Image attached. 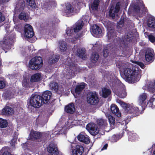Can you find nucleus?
I'll list each match as a JSON object with an SVG mask.
<instances>
[{
    "label": "nucleus",
    "mask_w": 155,
    "mask_h": 155,
    "mask_svg": "<svg viewBox=\"0 0 155 155\" xmlns=\"http://www.w3.org/2000/svg\"><path fill=\"white\" fill-rule=\"evenodd\" d=\"M124 77L128 83H134L139 81L140 70L137 67L132 68H125L123 69Z\"/></svg>",
    "instance_id": "nucleus-1"
},
{
    "label": "nucleus",
    "mask_w": 155,
    "mask_h": 155,
    "mask_svg": "<svg viewBox=\"0 0 155 155\" xmlns=\"http://www.w3.org/2000/svg\"><path fill=\"white\" fill-rule=\"evenodd\" d=\"M43 64L41 57L36 56L29 61V66L30 68L32 70H39L42 66Z\"/></svg>",
    "instance_id": "nucleus-2"
},
{
    "label": "nucleus",
    "mask_w": 155,
    "mask_h": 155,
    "mask_svg": "<svg viewBox=\"0 0 155 155\" xmlns=\"http://www.w3.org/2000/svg\"><path fill=\"white\" fill-rule=\"evenodd\" d=\"M40 98L41 95L32 94L29 100L28 108L29 106H31L35 108H38L42 105L43 104Z\"/></svg>",
    "instance_id": "nucleus-3"
},
{
    "label": "nucleus",
    "mask_w": 155,
    "mask_h": 155,
    "mask_svg": "<svg viewBox=\"0 0 155 155\" xmlns=\"http://www.w3.org/2000/svg\"><path fill=\"white\" fill-rule=\"evenodd\" d=\"M87 102L91 105L97 104L99 101L98 94L95 91L89 92L87 94Z\"/></svg>",
    "instance_id": "nucleus-4"
},
{
    "label": "nucleus",
    "mask_w": 155,
    "mask_h": 155,
    "mask_svg": "<svg viewBox=\"0 0 155 155\" xmlns=\"http://www.w3.org/2000/svg\"><path fill=\"white\" fill-rule=\"evenodd\" d=\"M84 25V23L83 21H79L76 22L75 24V27L73 28H67L66 30V34L68 36H71L73 31L74 32H78L81 30Z\"/></svg>",
    "instance_id": "nucleus-5"
},
{
    "label": "nucleus",
    "mask_w": 155,
    "mask_h": 155,
    "mask_svg": "<svg viewBox=\"0 0 155 155\" xmlns=\"http://www.w3.org/2000/svg\"><path fill=\"white\" fill-rule=\"evenodd\" d=\"M71 149L72 155H82L84 151V148L83 146L74 143H71Z\"/></svg>",
    "instance_id": "nucleus-6"
},
{
    "label": "nucleus",
    "mask_w": 155,
    "mask_h": 155,
    "mask_svg": "<svg viewBox=\"0 0 155 155\" xmlns=\"http://www.w3.org/2000/svg\"><path fill=\"white\" fill-rule=\"evenodd\" d=\"M123 130L127 132L129 141L136 142L139 139V137L138 135L136 133H134L133 130L131 129L128 128L127 127L123 128Z\"/></svg>",
    "instance_id": "nucleus-7"
},
{
    "label": "nucleus",
    "mask_w": 155,
    "mask_h": 155,
    "mask_svg": "<svg viewBox=\"0 0 155 155\" xmlns=\"http://www.w3.org/2000/svg\"><path fill=\"white\" fill-rule=\"evenodd\" d=\"M145 60L150 63L152 62L155 59V54L153 50L147 48L145 50Z\"/></svg>",
    "instance_id": "nucleus-8"
},
{
    "label": "nucleus",
    "mask_w": 155,
    "mask_h": 155,
    "mask_svg": "<svg viewBox=\"0 0 155 155\" xmlns=\"http://www.w3.org/2000/svg\"><path fill=\"white\" fill-rule=\"evenodd\" d=\"M24 34L25 36L28 38H32L34 35L32 27L29 24L26 25L24 27Z\"/></svg>",
    "instance_id": "nucleus-9"
},
{
    "label": "nucleus",
    "mask_w": 155,
    "mask_h": 155,
    "mask_svg": "<svg viewBox=\"0 0 155 155\" xmlns=\"http://www.w3.org/2000/svg\"><path fill=\"white\" fill-rule=\"evenodd\" d=\"M121 5V2H118L117 3L115 8L113 6H111L109 11V15L110 17L114 18L115 17V15L118 13L120 9V7Z\"/></svg>",
    "instance_id": "nucleus-10"
},
{
    "label": "nucleus",
    "mask_w": 155,
    "mask_h": 155,
    "mask_svg": "<svg viewBox=\"0 0 155 155\" xmlns=\"http://www.w3.org/2000/svg\"><path fill=\"white\" fill-rule=\"evenodd\" d=\"M147 95V93H143L141 94L138 97V102L139 104L141 106L143 110H145L146 107V102Z\"/></svg>",
    "instance_id": "nucleus-11"
},
{
    "label": "nucleus",
    "mask_w": 155,
    "mask_h": 155,
    "mask_svg": "<svg viewBox=\"0 0 155 155\" xmlns=\"http://www.w3.org/2000/svg\"><path fill=\"white\" fill-rule=\"evenodd\" d=\"M52 95L51 92L49 91H46L44 92L41 96V100L42 102V104L48 103L51 98Z\"/></svg>",
    "instance_id": "nucleus-12"
},
{
    "label": "nucleus",
    "mask_w": 155,
    "mask_h": 155,
    "mask_svg": "<svg viewBox=\"0 0 155 155\" xmlns=\"http://www.w3.org/2000/svg\"><path fill=\"white\" fill-rule=\"evenodd\" d=\"M42 137V134L41 132L32 130L31 131L28 137L29 140L34 141L40 139Z\"/></svg>",
    "instance_id": "nucleus-13"
},
{
    "label": "nucleus",
    "mask_w": 155,
    "mask_h": 155,
    "mask_svg": "<svg viewBox=\"0 0 155 155\" xmlns=\"http://www.w3.org/2000/svg\"><path fill=\"white\" fill-rule=\"evenodd\" d=\"M74 12V8L70 3H68L64 8V14L66 16L69 17L72 15Z\"/></svg>",
    "instance_id": "nucleus-14"
},
{
    "label": "nucleus",
    "mask_w": 155,
    "mask_h": 155,
    "mask_svg": "<svg viewBox=\"0 0 155 155\" xmlns=\"http://www.w3.org/2000/svg\"><path fill=\"white\" fill-rule=\"evenodd\" d=\"M126 113L131 114H133V116H138L139 115L140 110L138 107H135L133 106L130 105Z\"/></svg>",
    "instance_id": "nucleus-15"
},
{
    "label": "nucleus",
    "mask_w": 155,
    "mask_h": 155,
    "mask_svg": "<svg viewBox=\"0 0 155 155\" xmlns=\"http://www.w3.org/2000/svg\"><path fill=\"white\" fill-rule=\"evenodd\" d=\"M75 106L73 103H70L65 106L64 110L66 113L69 114H73L75 111Z\"/></svg>",
    "instance_id": "nucleus-16"
},
{
    "label": "nucleus",
    "mask_w": 155,
    "mask_h": 155,
    "mask_svg": "<svg viewBox=\"0 0 155 155\" xmlns=\"http://www.w3.org/2000/svg\"><path fill=\"white\" fill-rule=\"evenodd\" d=\"M78 140L85 144H87L90 142V140L88 136L87 135L80 134L77 137Z\"/></svg>",
    "instance_id": "nucleus-17"
},
{
    "label": "nucleus",
    "mask_w": 155,
    "mask_h": 155,
    "mask_svg": "<svg viewBox=\"0 0 155 155\" xmlns=\"http://www.w3.org/2000/svg\"><path fill=\"white\" fill-rule=\"evenodd\" d=\"M86 129L92 135H96L99 132L98 127H86Z\"/></svg>",
    "instance_id": "nucleus-18"
},
{
    "label": "nucleus",
    "mask_w": 155,
    "mask_h": 155,
    "mask_svg": "<svg viewBox=\"0 0 155 155\" xmlns=\"http://www.w3.org/2000/svg\"><path fill=\"white\" fill-rule=\"evenodd\" d=\"M110 110L112 113L118 117H120L121 113L119 111L117 106L115 104H112L110 107Z\"/></svg>",
    "instance_id": "nucleus-19"
},
{
    "label": "nucleus",
    "mask_w": 155,
    "mask_h": 155,
    "mask_svg": "<svg viewBox=\"0 0 155 155\" xmlns=\"http://www.w3.org/2000/svg\"><path fill=\"white\" fill-rule=\"evenodd\" d=\"M86 84L82 83L81 84L76 85L75 89V93L76 94L79 95L84 89Z\"/></svg>",
    "instance_id": "nucleus-20"
},
{
    "label": "nucleus",
    "mask_w": 155,
    "mask_h": 155,
    "mask_svg": "<svg viewBox=\"0 0 155 155\" xmlns=\"http://www.w3.org/2000/svg\"><path fill=\"white\" fill-rule=\"evenodd\" d=\"M124 130H123V132L121 134H118L113 135L110 139L111 142L113 143L117 142L124 135Z\"/></svg>",
    "instance_id": "nucleus-21"
},
{
    "label": "nucleus",
    "mask_w": 155,
    "mask_h": 155,
    "mask_svg": "<svg viewBox=\"0 0 155 155\" xmlns=\"http://www.w3.org/2000/svg\"><path fill=\"white\" fill-rule=\"evenodd\" d=\"M41 74L36 73L31 76L30 81L31 83L38 82L41 80Z\"/></svg>",
    "instance_id": "nucleus-22"
},
{
    "label": "nucleus",
    "mask_w": 155,
    "mask_h": 155,
    "mask_svg": "<svg viewBox=\"0 0 155 155\" xmlns=\"http://www.w3.org/2000/svg\"><path fill=\"white\" fill-rule=\"evenodd\" d=\"M2 113L3 114L10 115L13 113V109L9 106L5 107L2 110Z\"/></svg>",
    "instance_id": "nucleus-23"
},
{
    "label": "nucleus",
    "mask_w": 155,
    "mask_h": 155,
    "mask_svg": "<svg viewBox=\"0 0 155 155\" xmlns=\"http://www.w3.org/2000/svg\"><path fill=\"white\" fill-rule=\"evenodd\" d=\"M77 52L78 56L80 58L85 59L86 58V50L85 48H78Z\"/></svg>",
    "instance_id": "nucleus-24"
},
{
    "label": "nucleus",
    "mask_w": 155,
    "mask_h": 155,
    "mask_svg": "<svg viewBox=\"0 0 155 155\" xmlns=\"http://www.w3.org/2000/svg\"><path fill=\"white\" fill-rule=\"evenodd\" d=\"M147 25L152 29L155 28V18L153 17L149 18L147 21Z\"/></svg>",
    "instance_id": "nucleus-25"
},
{
    "label": "nucleus",
    "mask_w": 155,
    "mask_h": 155,
    "mask_svg": "<svg viewBox=\"0 0 155 155\" xmlns=\"http://www.w3.org/2000/svg\"><path fill=\"white\" fill-rule=\"evenodd\" d=\"M59 48L61 52H64L65 51L67 48V43L63 41H60L59 42Z\"/></svg>",
    "instance_id": "nucleus-26"
},
{
    "label": "nucleus",
    "mask_w": 155,
    "mask_h": 155,
    "mask_svg": "<svg viewBox=\"0 0 155 155\" xmlns=\"http://www.w3.org/2000/svg\"><path fill=\"white\" fill-rule=\"evenodd\" d=\"M59 59V56L53 54L49 58L48 62L50 64H53L58 62Z\"/></svg>",
    "instance_id": "nucleus-27"
},
{
    "label": "nucleus",
    "mask_w": 155,
    "mask_h": 155,
    "mask_svg": "<svg viewBox=\"0 0 155 155\" xmlns=\"http://www.w3.org/2000/svg\"><path fill=\"white\" fill-rule=\"evenodd\" d=\"M92 32L96 35H99L102 33L101 28L98 25H94L92 27Z\"/></svg>",
    "instance_id": "nucleus-28"
},
{
    "label": "nucleus",
    "mask_w": 155,
    "mask_h": 155,
    "mask_svg": "<svg viewBox=\"0 0 155 155\" xmlns=\"http://www.w3.org/2000/svg\"><path fill=\"white\" fill-rule=\"evenodd\" d=\"M102 96L103 97L106 98L111 94V91L110 90L105 87H104L102 89Z\"/></svg>",
    "instance_id": "nucleus-29"
},
{
    "label": "nucleus",
    "mask_w": 155,
    "mask_h": 155,
    "mask_svg": "<svg viewBox=\"0 0 155 155\" xmlns=\"http://www.w3.org/2000/svg\"><path fill=\"white\" fill-rule=\"evenodd\" d=\"M118 44L120 49H123L124 48H125L127 47V44L125 42L124 40L118 38Z\"/></svg>",
    "instance_id": "nucleus-30"
},
{
    "label": "nucleus",
    "mask_w": 155,
    "mask_h": 155,
    "mask_svg": "<svg viewBox=\"0 0 155 155\" xmlns=\"http://www.w3.org/2000/svg\"><path fill=\"white\" fill-rule=\"evenodd\" d=\"M9 127H0V130H1L2 133L5 135L9 134H10L11 130L8 129Z\"/></svg>",
    "instance_id": "nucleus-31"
},
{
    "label": "nucleus",
    "mask_w": 155,
    "mask_h": 155,
    "mask_svg": "<svg viewBox=\"0 0 155 155\" xmlns=\"http://www.w3.org/2000/svg\"><path fill=\"white\" fill-rule=\"evenodd\" d=\"M25 2L23 1L21 2H19L16 5V8L17 10L19 11H23L25 8Z\"/></svg>",
    "instance_id": "nucleus-32"
},
{
    "label": "nucleus",
    "mask_w": 155,
    "mask_h": 155,
    "mask_svg": "<svg viewBox=\"0 0 155 155\" xmlns=\"http://www.w3.org/2000/svg\"><path fill=\"white\" fill-rule=\"evenodd\" d=\"M97 122L98 126H107V120L104 119H97Z\"/></svg>",
    "instance_id": "nucleus-33"
},
{
    "label": "nucleus",
    "mask_w": 155,
    "mask_h": 155,
    "mask_svg": "<svg viewBox=\"0 0 155 155\" xmlns=\"http://www.w3.org/2000/svg\"><path fill=\"white\" fill-rule=\"evenodd\" d=\"M99 58L98 54L96 52H93L91 55V59L93 62L95 63L98 60Z\"/></svg>",
    "instance_id": "nucleus-34"
},
{
    "label": "nucleus",
    "mask_w": 155,
    "mask_h": 155,
    "mask_svg": "<svg viewBox=\"0 0 155 155\" xmlns=\"http://www.w3.org/2000/svg\"><path fill=\"white\" fill-rule=\"evenodd\" d=\"M18 18L19 19L21 20H24L26 21L28 19L27 17L26 13L24 12H22L18 15Z\"/></svg>",
    "instance_id": "nucleus-35"
},
{
    "label": "nucleus",
    "mask_w": 155,
    "mask_h": 155,
    "mask_svg": "<svg viewBox=\"0 0 155 155\" xmlns=\"http://www.w3.org/2000/svg\"><path fill=\"white\" fill-rule=\"evenodd\" d=\"M67 127H61L58 130L57 134L60 135V134H65L67 132Z\"/></svg>",
    "instance_id": "nucleus-36"
},
{
    "label": "nucleus",
    "mask_w": 155,
    "mask_h": 155,
    "mask_svg": "<svg viewBox=\"0 0 155 155\" xmlns=\"http://www.w3.org/2000/svg\"><path fill=\"white\" fill-rule=\"evenodd\" d=\"M99 2L98 0H94L91 5V8L93 10H97Z\"/></svg>",
    "instance_id": "nucleus-37"
},
{
    "label": "nucleus",
    "mask_w": 155,
    "mask_h": 155,
    "mask_svg": "<svg viewBox=\"0 0 155 155\" xmlns=\"http://www.w3.org/2000/svg\"><path fill=\"white\" fill-rule=\"evenodd\" d=\"M119 103L124 110V112L125 113H126L127 111L128 108L129 107L130 105L126 104L124 102L121 101H119Z\"/></svg>",
    "instance_id": "nucleus-38"
},
{
    "label": "nucleus",
    "mask_w": 155,
    "mask_h": 155,
    "mask_svg": "<svg viewBox=\"0 0 155 155\" xmlns=\"http://www.w3.org/2000/svg\"><path fill=\"white\" fill-rule=\"evenodd\" d=\"M12 39H11L10 37H8L7 38L4 39L3 43L9 47L12 45Z\"/></svg>",
    "instance_id": "nucleus-39"
},
{
    "label": "nucleus",
    "mask_w": 155,
    "mask_h": 155,
    "mask_svg": "<svg viewBox=\"0 0 155 155\" xmlns=\"http://www.w3.org/2000/svg\"><path fill=\"white\" fill-rule=\"evenodd\" d=\"M50 87L51 89H53L55 91H57L58 90V84L57 83L53 82L50 83Z\"/></svg>",
    "instance_id": "nucleus-40"
},
{
    "label": "nucleus",
    "mask_w": 155,
    "mask_h": 155,
    "mask_svg": "<svg viewBox=\"0 0 155 155\" xmlns=\"http://www.w3.org/2000/svg\"><path fill=\"white\" fill-rule=\"evenodd\" d=\"M148 89L150 92L153 94V95H155V80L153 83L150 85Z\"/></svg>",
    "instance_id": "nucleus-41"
},
{
    "label": "nucleus",
    "mask_w": 155,
    "mask_h": 155,
    "mask_svg": "<svg viewBox=\"0 0 155 155\" xmlns=\"http://www.w3.org/2000/svg\"><path fill=\"white\" fill-rule=\"evenodd\" d=\"M155 98L151 97L150 98L149 101L147 102L146 104V107H151L153 108V102L155 101Z\"/></svg>",
    "instance_id": "nucleus-42"
},
{
    "label": "nucleus",
    "mask_w": 155,
    "mask_h": 155,
    "mask_svg": "<svg viewBox=\"0 0 155 155\" xmlns=\"http://www.w3.org/2000/svg\"><path fill=\"white\" fill-rule=\"evenodd\" d=\"M124 17L122 18L121 17L120 18V21L117 23V25L118 28H120L124 26Z\"/></svg>",
    "instance_id": "nucleus-43"
},
{
    "label": "nucleus",
    "mask_w": 155,
    "mask_h": 155,
    "mask_svg": "<svg viewBox=\"0 0 155 155\" xmlns=\"http://www.w3.org/2000/svg\"><path fill=\"white\" fill-rule=\"evenodd\" d=\"M131 61L133 63H135L137 64V65L140 66L141 68L142 69H144L146 66L144 63L141 61H137L133 60H131Z\"/></svg>",
    "instance_id": "nucleus-44"
},
{
    "label": "nucleus",
    "mask_w": 155,
    "mask_h": 155,
    "mask_svg": "<svg viewBox=\"0 0 155 155\" xmlns=\"http://www.w3.org/2000/svg\"><path fill=\"white\" fill-rule=\"evenodd\" d=\"M118 96L120 98H124L126 96L127 93L124 90H122L120 91L118 93Z\"/></svg>",
    "instance_id": "nucleus-45"
},
{
    "label": "nucleus",
    "mask_w": 155,
    "mask_h": 155,
    "mask_svg": "<svg viewBox=\"0 0 155 155\" xmlns=\"http://www.w3.org/2000/svg\"><path fill=\"white\" fill-rule=\"evenodd\" d=\"M108 120L110 126L114 125L115 123V121L114 118L112 116H109Z\"/></svg>",
    "instance_id": "nucleus-46"
},
{
    "label": "nucleus",
    "mask_w": 155,
    "mask_h": 155,
    "mask_svg": "<svg viewBox=\"0 0 155 155\" xmlns=\"http://www.w3.org/2000/svg\"><path fill=\"white\" fill-rule=\"evenodd\" d=\"M132 33L130 32H128L126 35L125 36V38L126 39L127 41H131L132 37L133 36V35L132 34Z\"/></svg>",
    "instance_id": "nucleus-47"
},
{
    "label": "nucleus",
    "mask_w": 155,
    "mask_h": 155,
    "mask_svg": "<svg viewBox=\"0 0 155 155\" xmlns=\"http://www.w3.org/2000/svg\"><path fill=\"white\" fill-rule=\"evenodd\" d=\"M8 122L6 120L0 118V126H8Z\"/></svg>",
    "instance_id": "nucleus-48"
},
{
    "label": "nucleus",
    "mask_w": 155,
    "mask_h": 155,
    "mask_svg": "<svg viewBox=\"0 0 155 155\" xmlns=\"http://www.w3.org/2000/svg\"><path fill=\"white\" fill-rule=\"evenodd\" d=\"M121 83L120 80H114L112 83V86L115 87H117L119 86V84Z\"/></svg>",
    "instance_id": "nucleus-49"
},
{
    "label": "nucleus",
    "mask_w": 155,
    "mask_h": 155,
    "mask_svg": "<svg viewBox=\"0 0 155 155\" xmlns=\"http://www.w3.org/2000/svg\"><path fill=\"white\" fill-rule=\"evenodd\" d=\"M148 38L149 41L153 43L155 42V37L152 34L149 35Z\"/></svg>",
    "instance_id": "nucleus-50"
},
{
    "label": "nucleus",
    "mask_w": 155,
    "mask_h": 155,
    "mask_svg": "<svg viewBox=\"0 0 155 155\" xmlns=\"http://www.w3.org/2000/svg\"><path fill=\"white\" fill-rule=\"evenodd\" d=\"M109 50L107 48H104L103 50V55L104 58H106L109 55Z\"/></svg>",
    "instance_id": "nucleus-51"
},
{
    "label": "nucleus",
    "mask_w": 155,
    "mask_h": 155,
    "mask_svg": "<svg viewBox=\"0 0 155 155\" xmlns=\"http://www.w3.org/2000/svg\"><path fill=\"white\" fill-rule=\"evenodd\" d=\"M29 83L26 79H24L22 81V85L24 87H27L28 86Z\"/></svg>",
    "instance_id": "nucleus-52"
},
{
    "label": "nucleus",
    "mask_w": 155,
    "mask_h": 155,
    "mask_svg": "<svg viewBox=\"0 0 155 155\" xmlns=\"http://www.w3.org/2000/svg\"><path fill=\"white\" fill-rule=\"evenodd\" d=\"M130 119L129 118V119L123 120L120 123L121 125L126 126L128 124V122L130 121Z\"/></svg>",
    "instance_id": "nucleus-53"
},
{
    "label": "nucleus",
    "mask_w": 155,
    "mask_h": 155,
    "mask_svg": "<svg viewBox=\"0 0 155 155\" xmlns=\"http://www.w3.org/2000/svg\"><path fill=\"white\" fill-rule=\"evenodd\" d=\"M5 86V82L2 81H0V89L3 88Z\"/></svg>",
    "instance_id": "nucleus-54"
},
{
    "label": "nucleus",
    "mask_w": 155,
    "mask_h": 155,
    "mask_svg": "<svg viewBox=\"0 0 155 155\" xmlns=\"http://www.w3.org/2000/svg\"><path fill=\"white\" fill-rule=\"evenodd\" d=\"M140 4H141L140 5V7L141 8H142L143 10V11L144 12H147V8L146 7H145V5L144 3H143L140 2Z\"/></svg>",
    "instance_id": "nucleus-55"
},
{
    "label": "nucleus",
    "mask_w": 155,
    "mask_h": 155,
    "mask_svg": "<svg viewBox=\"0 0 155 155\" xmlns=\"http://www.w3.org/2000/svg\"><path fill=\"white\" fill-rule=\"evenodd\" d=\"M0 155H12L11 153L6 150L3 151L1 152Z\"/></svg>",
    "instance_id": "nucleus-56"
},
{
    "label": "nucleus",
    "mask_w": 155,
    "mask_h": 155,
    "mask_svg": "<svg viewBox=\"0 0 155 155\" xmlns=\"http://www.w3.org/2000/svg\"><path fill=\"white\" fill-rule=\"evenodd\" d=\"M134 9L137 12H139L140 11V7L138 5H135L134 6Z\"/></svg>",
    "instance_id": "nucleus-57"
},
{
    "label": "nucleus",
    "mask_w": 155,
    "mask_h": 155,
    "mask_svg": "<svg viewBox=\"0 0 155 155\" xmlns=\"http://www.w3.org/2000/svg\"><path fill=\"white\" fill-rule=\"evenodd\" d=\"M16 140L17 139L15 140L14 139H13L11 140L10 144L12 147H14L15 146V144L16 142Z\"/></svg>",
    "instance_id": "nucleus-58"
},
{
    "label": "nucleus",
    "mask_w": 155,
    "mask_h": 155,
    "mask_svg": "<svg viewBox=\"0 0 155 155\" xmlns=\"http://www.w3.org/2000/svg\"><path fill=\"white\" fill-rule=\"evenodd\" d=\"M5 19V17L2 15V13L0 12V22L3 21Z\"/></svg>",
    "instance_id": "nucleus-59"
},
{
    "label": "nucleus",
    "mask_w": 155,
    "mask_h": 155,
    "mask_svg": "<svg viewBox=\"0 0 155 155\" xmlns=\"http://www.w3.org/2000/svg\"><path fill=\"white\" fill-rule=\"evenodd\" d=\"M32 3H30L29 5L32 8H35L36 7V4L34 0H32Z\"/></svg>",
    "instance_id": "nucleus-60"
},
{
    "label": "nucleus",
    "mask_w": 155,
    "mask_h": 155,
    "mask_svg": "<svg viewBox=\"0 0 155 155\" xmlns=\"http://www.w3.org/2000/svg\"><path fill=\"white\" fill-rule=\"evenodd\" d=\"M110 37H112L113 38L117 37L116 35V32H113L110 33Z\"/></svg>",
    "instance_id": "nucleus-61"
},
{
    "label": "nucleus",
    "mask_w": 155,
    "mask_h": 155,
    "mask_svg": "<svg viewBox=\"0 0 155 155\" xmlns=\"http://www.w3.org/2000/svg\"><path fill=\"white\" fill-rule=\"evenodd\" d=\"M108 146V144L107 143L105 144L102 147L101 149V150H103L106 149Z\"/></svg>",
    "instance_id": "nucleus-62"
},
{
    "label": "nucleus",
    "mask_w": 155,
    "mask_h": 155,
    "mask_svg": "<svg viewBox=\"0 0 155 155\" xmlns=\"http://www.w3.org/2000/svg\"><path fill=\"white\" fill-rule=\"evenodd\" d=\"M10 0H0V4L8 2Z\"/></svg>",
    "instance_id": "nucleus-63"
},
{
    "label": "nucleus",
    "mask_w": 155,
    "mask_h": 155,
    "mask_svg": "<svg viewBox=\"0 0 155 155\" xmlns=\"http://www.w3.org/2000/svg\"><path fill=\"white\" fill-rule=\"evenodd\" d=\"M110 127V130H112V129H114V127L112 126V127Z\"/></svg>",
    "instance_id": "nucleus-64"
}]
</instances>
